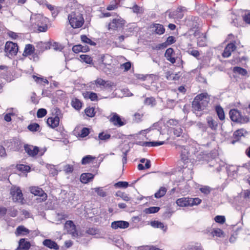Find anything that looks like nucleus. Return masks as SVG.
Wrapping results in <instances>:
<instances>
[{
	"label": "nucleus",
	"instance_id": "19",
	"mask_svg": "<svg viewBox=\"0 0 250 250\" xmlns=\"http://www.w3.org/2000/svg\"><path fill=\"white\" fill-rule=\"evenodd\" d=\"M60 123V119L58 117H50L47 120V125L52 128H55L57 127Z\"/></svg>",
	"mask_w": 250,
	"mask_h": 250
},
{
	"label": "nucleus",
	"instance_id": "20",
	"mask_svg": "<svg viewBox=\"0 0 250 250\" xmlns=\"http://www.w3.org/2000/svg\"><path fill=\"white\" fill-rule=\"evenodd\" d=\"M43 245L49 249H53L55 250H57L59 249V247L57 244L50 239L44 240L43 241Z\"/></svg>",
	"mask_w": 250,
	"mask_h": 250
},
{
	"label": "nucleus",
	"instance_id": "51",
	"mask_svg": "<svg viewBox=\"0 0 250 250\" xmlns=\"http://www.w3.org/2000/svg\"><path fill=\"white\" fill-rule=\"evenodd\" d=\"M47 111L44 108L39 109L37 113V116L38 118H42L46 115Z\"/></svg>",
	"mask_w": 250,
	"mask_h": 250
},
{
	"label": "nucleus",
	"instance_id": "22",
	"mask_svg": "<svg viewBox=\"0 0 250 250\" xmlns=\"http://www.w3.org/2000/svg\"><path fill=\"white\" fill-rule=\"evenodd\" d=\"M176 203L180 207L190 206L189 198L183 197L179 198L176 200Z\"/></svg>",
	"mask_w": 250,
	"mask_h": 250
},
{
	"label": "nucleus",
	"instance_id": "50",
	"mask_svg": "<svg viewBox=\"0 0 250 250\" xmlns=\"http://www.w3.org/2000/svg\"><path fill=\"white\" fill-rule=\"evenodd\" d=\"M86 96L92 101L97 100L98 98L97 94L92 92H87Z\"/></svg>",
	"mask_w": 250,
	"mask_h": 250
},
{
	"label": "nucleus",
	"instance_id": "47",
	"mask_svg": "<svg viewBox=\"0 0 250 250\" xmlns=\"http://www.w3.org/2000/svg\"><path fill=\"white\" fill-rule=\"evenodd\" d=\"M117 196L121 197L123 200L125 201H128L130 200V198L128 195L124 192H118L116 193Z\"/></svg>",
	"mask_w": 250,
	"mask_h": 250
},
{
	"label": "nucleus",
	"instance_id": "33",
	"mask_svg": "<svg viewBox=\"0 0 250 250\" xmlns=\"http://www.w3.org/2000/svg\"><path fill=\"white\" fill-rule=\"evenodd\" d=\"M167 191V189L166 188L162 187L160 188L159 190L155 193L154 196L156 198H160L165 195Z\"/></svg>",
	"mask_w": 250,
	"mask_h": 250
},
{
	"label": "nucleus",
	"instance_id": "48",
	"mask_svg": "<svg viewBox=\"0 0 250 250\" xmlns=\"http://www.w3.org/2000/svg\"><path fill=\"white\" fill-rule=\"evenodd\" d=\"M17 169L21 171L28 172L30 169V167L28 166L24 165H19L17 166Z\"/></svg>",
	"mask_w": 250,
	"mask_h": 250
},
{
	"label": "nucleus",
	"instance_id": "24",
	"mask_svg": "<svg viewBox=\"0 0 250 250\" xmlns=\"http://www.w3.org/2000/svg\"><path fill=\"white\" fill-rule=\"evenodd\" d=\"M153 30L158 35L163 34L165 32V29L163 25L155 23L153 25Z\"/></svg>",
	"mask_w": 250,
	"mask_h": 250
},
{
	"label": "nucleus",
	"instance_id": "11",
	"mask_svg": "<svg viewBox=\"0 0 250 250\" xmlns=\"http://www.w3.org/2000/svg\"><path fill=\"white\" fill-rule=\"evenodd\" d=\"M30 192L35 196H39L41 197V201H45L47 199V195L44 191L40 188L38 187H32L30 188Z\"/></svg>",
	"mask_w": 250,
	"mask_h": 250
},
{
	"label": "nucleus",
	"instance_id": "6",
	"mask_svg": "<svg viewBox=\"0 0 250 250\" xmlns=\"http://www.w3.org/2000/svg\"><path fill=\"white\" fill-rule=\"evenodd\" d=\"M229 115L230 119L234 122L246 124L250 121V118L246 115L243 116L239 110L235 109H231Z\"/></svg>",
	"mask_w": 250,
	"mask_h": 250
},
{
	"label": "nucleus",
	"instance_id": "54",
	"mask_svg": "<svg viewBox=\"0 0 250 250\" xmlns=\"http://www.w3.org/2000/svg\"><path fill=\"white\" fill-rule=\"evenodd\" d=\"M173 133H174V134L176 137H179L181 135H182V134L183 129L180 127L174 128L173 129Z\"/></svg>",
	"mask_w": 250,
	"mask_h": 250
},
{
	"label": "nucleus",
	"instance_id": "29",
	"mask_svg": "<svg viewBox=\"0 0 250 250\" xmlns=\"http://www.w3.org/2000/svg\"><path fill=\"white\" fill-rule=\"evenodd\" d=\"M107 66V65L104 64L103 62L99 60V62L95 67L98 70L103 71L105 73H108L109 71Z\"/></svg>",
	"mask_w": 250,
	"mask_h": 250
},
{
	"label": "nucleus",
	"instance_id": "60",
	"mask_svg": "<svg viewBox=\"0 0 250 250\" xmlns=\"http://www.w3.org/2000/svg\"><path fill=\"white\" fill-rule=\"evenodd\" d=\"M115 186L119 188H126L128 187V183L126 182H119L116 183Z\"/></svg>",
	"mask_w": 250,
	"mask_h": 250
},
{
	"label": "nucleus",
	"instance_id": "56",
	"mask_svg": "<svg viewBox=\"0 0 250 250\" xmlns=\"http://www.w3.org/2000/svg\"><path fill=\"white\" fill-rule=\"evenodd\" d=\"M216 222L223 224L225 222V217L224 216L217 215L214 218Z\"/></svg>",
	"mask_w": 250,
	"mask_h": 250
},
{
	"label": "nucleus",
	"instance_id": "46",
	"mask_svg": "<svg viewBox=\"0 0 250 250\" xmlns=\"http://www.w3.org/2000/svg\"><path fill=\"white\" fill-rule=\"evenodd\" d=\"M160 210V208L158 207H152L146 209V213H154L157 212Z\"/></svg>",
	"mask_w": 250,
	"mask_h": 250
},
{
	"label": "nucleus",
	"instance_id": "41",
	"mask_svg": "<svg viewBox=\"0 0 250 250\" xmlns=\"http://www.w3.org/2000/svg\"><path fill=\"white\" fill-rule=\"evenodd\" d=\"M72 106L77 110H79L82 107L81 102L77 99L72 100Z\"/></svg>",
	"mask_w": 250,
	"mask_h": 250
},
{
	"label": "nucleus",
	"instance_id": "64",
	"mask_svg": "<svg viewBox=\"0 0 250 250\" xmlns=\"http://www.w3.org/2000/svg\"><path fill=\"white\" fill-rule=\"evenodd\" d=\"M168 45H170L175 42V40L174 37L169 36L167 41H166Z\"/></svg>",
	"mask_w": 250,
	"mask_h": 250
},
{
	"label": "nucleus",
	"instance_id": "57",
	"mask_svg": "<svg viewBox=\"0 0 250 250\" xmlns=\"http://www.w3.org/2000/svg\"><path fill=\"white\" fill-rule=\"evenodd\" d=\"M200 190L203 193L208 194L210 192V188L208 186H203L200 188Z\"/></svg>",
	"mask_w": 250,
	"mask_h": 250
},
{
	"label": "nucleus",
	"instance_id": "14",
	"mask_svg": "<svg viewBox=\"0 0 250 250\" xmlns=\"http://www.w3.org/2000/svg\"><path fill=\"white\" fill-rule=\"evenodd\" d=\"M165 143V141L142 142L139 141L136 144L141 146H157L162 145Z\"/></svg>",
	"mask_w": 250,
	"mask_h": 250
},
{
	"label": "nucleus",
	"instance_id": "35",
	"mask_svg": "<svg viewBox=\"0 0 250 250\" xmlns=\"http://www.w3.org/2000/svg\"><path fill=\"white\" fill-rule=\"evenodd\" d=\"M233 72L242 76H246L247 74V71L240 67H234L233 69Z\"/></svg>",
	"mask_w": 250,
	"mask_h": 250
},
{
	"label": "nucleus",
	"instance_id": "28",
	"mask_svg": "<svg viewBox=\"0 0 250 250\" xmlns=\"http://www.w3.org/2000/svg\"><path fill=\"white\" fill-rule=\"evenodd\" d=\"M99 61L108 66H109L112 62L111 57L108 55L102 56Z\"/></svg>",
	"mask_w": 250,
	"mask_h": 250
},
{
	"label": "nucleus",
	"instance_id": "49",
	"mask_svg": "<svg viewBox=\"0 0 250 250\" xmlns=\"http://www.w3.org/2000/svg\"><path fill=\"white\" fill-rule=\"evenodd\" d=\"M98 138L101 140L106 141L110 138V135L104 132H101L99 134Z\"/></svg>",
	"mask_w": 250,
	"mask_h": 250
},
{
	"label": "nucleus",
	"instance_id": "63",
	"mask_svg": "<svg viewBox=\"0 0 250 250\" xmlns=\"http://www.w3.org/2000/svg\"><path fill=\"white\" fill-rule=\"evenodd\" d=\"M52 46L55 50L61 51L63 49L62 45L57 42H54L52 45Z\"/></svg>",
	"mask_w": 250,
	"mask_h": 250
},
{
	"label": "nucleus",
	"instance_id": "7",
	"mask_svg": "<svg viewBox=\"0 0 250 250\" xmlns=\"http://www.w3.org/2000/svg\"><path fill=\"white\" fill-rule=\"evenodd\" d=\"M10 194L14 202L22 203L23 200V194L19 187L12 186L10 188Z\"/></svg>",
	"mask_w": 250,
	"mask_h": 250
},
{
	"label": "nucleus",
	"instance_id": "1",
	"mask_svg": "<svg viewBox=\"0 0 250 250\" xmlns=\"http://www.w3.org/2000/svg\"><path fill=\"white\" fill-rule=\"evenodd\" d=\"M210 101V96L207 93H202L197 95L192 102L193 109L195 111H202L208 106Z\"/></svg>",
	"mask_w": 250,
	"mask_h": 250
},
{
	"label": "nucleus",
	"instance_id": "23",
	"mask_svg": "<svg viewBox=\"0 0 250 250\" xmlns=\"http://www.w3.org/2000/svg\"><path fill=\"white\" fill-rule=\"evenodd\" d=\"M94 175L90 173H83L80 177V180L83 183H87L93 179Z\"/></svg>",
	"mask_w": 250,
	"mask_h": 250
},
{
	"label": "nucleus",
	"instance_id": "34",
	"mask_svg": "<svg viewBox=\"0 0 250 250\" xmlns=\"http://www.w3.org/2000/svg\"><path fill=\"white\" fill-rule=\"evenodd\" d=\"M207 121L209 127L212 130H216L217 127V122L209 117L207 118Z\"/></svg>",
	"mask_w": 250,
	"mask_h": 250
},
{
	"label": "nucleus",
	"instance_id": "52",
	"mask_svg": "<svg viewBox=\"0 0 250 250\" xmlns=\"http://www.w3.org/2000/svg\"><path fill=\"white\" fill-rule=\"evenodd\" d=\"M93 190H94L101 197H104L106 196L105 192L104 191L102 188H93Z\"/></svg>",
	"mask_w": 250,
	"mask_h": 250
},
{
	"label": "nucleus",
	"instance_id": "61",
	"mask_svg": "<svg viewBox=\"0 0 250 250\" xmlns=\"http://www.w3.org/2000/svg\"><path fill=\"white\" fill-rule=\"evenodd\" d=\"M151 130H153V132H154V134H155V135H161V132L159 131V130H157V129H155L154 130L152 127H149L146 129H145V130H142L141 132H146V133H148L149 131H151Z\"/></svg>",
	"mask_w": 250,
	"mask_h": 250
},
{
	"label": "nucleus",
	"instance_id": "42",
	"mask_svg": "<svg viewBox=\"0 0 250 250\" xmlns=\"http://www.w3.org/2000/svg\"><path fill=\"white\" fill-rule=\"evenodd\" d=\"M84 111L85 114L89 117H93L95 115V109L93 107H87Z\"/></svg>",
	"mask_w": 250,
	"mask_h": 250
},
{
	"label": "nucleus",
	"instance_id": "2",
	"mask_svg": "<svg viewBox=\"0 0 250 250\" xmlns=\"http://www.w3.org/2000/svg\"><path fill=\"white\" fill-rule=\"evenodd\" d=\"M48 19L42 15L38 14L31 18V22L34 30L38 32H45L47 29Z\"/></svg>",
	"mask_w": 250,
	"mask_h": 250
},
{
	"label": "nucleus",
	"instance_id": "12",
	"mask_svg": "<svg viewBox=\"0 0 250 250\" xmlns=\"http://www.w3.org/2000/svg\"><path fill=\"white\" fill-rule=\"evenodd\" d=\"M129 226V223L125 221H116L111 223V227L114 229H125L127 228Z\"/></svg>",
	"mask_w": 250,
	"mask_h": 250
},
{
	"label": "nucleus",
	"instance_id": "55",
	"mask_svg": "<svg viewBox=\"0 0 250 250\" xmlns=\"http://www.w3.org/2000/svg\"><path fill=\"white\" fill-rule=\"evenodd\" d=\"M167 106L169 108L172 109L176 104V103L174 100L168 99L167 102Z\"/></svg>",
	"mask_w": 250,
	"mask_h": 250
},
{
	"label": "nucleus",
	"instance_id": "26",
	"mask_svg": "<svg viewBox=\"0 0 250 250\" xmlns=\"http://www.w3.org/2000/svg\"><path fill=\"white\" fill-rule=\"evenodd\" d=\"M89 50V48L87 46H83L82 45H74L72 48V50L76 53L80 52H86Z\"/></svg>",
	"mask_w": 250,
	"mask_h": 250
},
{
	"label": "nucleus",
	"instance_id": "62",
	"mask_svg": "<svg viewBox=\"0 0 250 250\" xmlns=\"http://www.w3.org/2000/svg\"><path fill=\"white\" fill-rule=\"evenodd\" d=\"M131 67V63L127 62L121 65V68L124 69L125 71H128Z\"/></svg>",
	"mask_w": 250,
	"mask_h": 250
},
{
	"label": "nucleus",
	"instance_id": "13",
	"mask_svg": "<svg viewBox=\"0 0 250 250\" xmlns=\"http://www.w3.org/2000/svg\"><path fill=\"white\" fill-rule=\"evenodd\" d=\"M25 152L31 157H35L39 151V148L32 145H25L24 146Z\"/></svg>",
	"mask_w": 250,
	"mask_h": 250
},
{
	"label": "nucleus",
	"instance_id": "45",
	"mask_svg": "<svg viewBox=\"0 0 250 250\" xmlns=\"http://www.w3.org/2000/svg\"><path fill=\"white\" fill-rule=\"evenodd\" d=\"M189 202H190V207H192L195 205H198L200 204L201 202V200L199 198H189Z\"/></svg>",
	"mask_w": 250,
	"mask_h": 250
},
{
	"label": "nucleus",
	"instance_id": "31",
	"mask_svg": "<svg viewBox=\"0 0 250 250\" xmlns=\"http://www.w3.org/2000/svg\"><path fill=\"white\" fill-rule=\"evenodd\" d=\"M151 225L155 228H160L163 229L164 231H166L167 227H165L164 224L161 222L158 221H153L151 222Z\"/></svg>",
	"mask_w": 250,
	"mask_h": 250
},
{
	"label": "nucleus",
	"instance_id": "43",
	"mask_svg": "<svg viewBox=\"0 0 250 250\" xmlns=\"http://www.w3.org/2000/svg\"><path fill=\"white\" fill-rule=\"evenodd\" d=\"M212 235L213 236H216L219 237H224V232L220 229H213L212 232Z\"/></svg>",
	"mask_w": 250,
	"mask_h": 250
},
{
	"label": "nucleus",
	"instance_id": "32",
	"mask_svg": "<svg viewBox=\"0 0 250 250\" xmlns=\"http://www.w3.org/2000/svg\"><path fill=\"white\" fill-rule=\"evenodd\" d=\"M185 10V7H178L176 11H175L173 15L175 16V18L177 19H181L183 18L184 14L183 12Z\"/></svg>",
	"mask_w": 250,
	"mask_h": 250
},
{
	"label": "nucleus",
	"instance_id": "39",
	"mask_svg": "<svg viewBox=\"0 0 250 250\" xmlns=\"http://www.w3.org/2000/svg\"><path fill=\"white\" fill-rule=\"evenodd\" d=\"M82 41L85 43L94 46L96 45V43L93 42L91 39H89L85 35H82L81 37Z\"/></svg>",
	"mask_w": 250,
	"mask_h": 250
},
{
	"label": "nucleus",
	"instance_id": "18",
	"mask_svg": "<svg viewBox=\"0 0 250 250\" xmlns=\"http://www.w3.org/2000/svg\"><path fill=\"white\" fill-rule=\"evenodd\" d=\"M112 117L110 119V121L114 125L121 126L124 125L123 122L122 121L120 117L116 113L111 114Z\"/></svg>",
	"mask_w": 250,
	"mask_h": 250
},
{
	"label": "nucleus",
	"instance_id": "16",
	"mask_svg": "<svg viewBox=\"0 0 250 250\" xmlns=\"http://www.w3.org/2000/svg\"><path fill=\"white\" fill-rule=\"evenodd\" d=\"M30 247V242L26 241L24 238H22L20 240L19 246L16 250H28Z\"/></svg>",
	"mask_w": 250,
	"mask_h": 250
},
{
	"label": "nucleus",
	"instance_id": "27",
	"mask_svg": "<svg viewBox=\"0 0 250 250\" xmlns=\"http://www.w3.org/2000/svg\"><path fill=\"white\" fill-rule=\"evenodd\" d=\"M35 50L34 46L32 44H28L26 45L23 54L25 56H28L32 54Z\"/></svg>",
	"mask_w": 250,
	"mask_h": 250
},
{
	"label": "nucleus",
	"instance_id": "4",
	"mask_svg": "<svg viewBox=\"0 0 250 250\" xmlns=\"http://www.w3.org/2000/svg\"><path fill=\"white\" fill-rule=\"evenodd\" d=\"M176 147L180 150L181 160L185 164L188 163L189 158L192 154H194L196 151L195 148L190 145L182 146L180 145H176Z\"/></svg>",
	"mask_w": 250,
	"mask_h": 250
},
{
	"label": "nucleus",
	"instance_id": "40",
	"mask_svg": "<svg viewBox=\"0 0 250 250\" xmlns=\"http://www.w3.org/2000/svg\"><path fill=\"white\" fill-rule=\"evenodd\" d=\"M144 104L147 105L153 106L156 105V101L153 97L146 98L144 101Z\"/></svg>",
	"mask_w": 250,
	"mask_h": 250
},
{
	"label": "nucleus",
	"instance_id": "53",
	"mask_svg": "<svg viewBox=\"0 0 250 250\" xmlns=\"http://www.w3.org/2000/svg\"><path fill=\"white\" fill-rule=\"evenodd\" d=\"M63 170L66 173H71L73 171V166L70 165H66L63 167Z\"/></svg>",
	"mask_w": 250,
	"mask_h": 250
},
{
	"label": "nucleus",
	"instance_id": "59",
	"mask_svg": "<svg viewBox=\"0 0 250 250\" xmlns=\"http://www.w3.org/2000/svg\"><path fill=\"white\" fill-rule=\"evenodd\" d=\"M89 131L88 128L84 127L82 129L81 131L80 136L81 137H85L86 136H87L89 134Z\"/></svg>",
	"mask_w": 250,
	"mask_h": 250
},
{
	"label": "nucleus",
	"instance_id": "30",
	"mask_svg": "<svg viewBox=\"0 0 250 250\" xmlns=\"http://www.w3.org/2000/svg\"><path fill=\"white\" fill-rule=\"evenodd\" d=\"M96 159L95 157H94L91 155H86L83 157L82 160V165H86L92 163L95 159Z\"/></svg>",
	"mask_w": 250,
	"mask_h": 250
},
{
	"label": "nucleus",
	"instance_id": "8",
	"mask_svg": "<svg viewBox=\"0 0 250 250\" xmlns=\"http://www.w3.org/2000/svg\"><path fill=\"white\" fill-rule=\"evenodd\" d=\"M18 51V46L16 43L11 42H7L5 46V52L6 55L10 57L17 54Z\"/></svg>",
	"mask_w": 250,
	"mask_h": 250
},
{
	"label": "nucleus",
	"instance_id": "25",
	"mask_svg": "<svg viewBox=\"0 0 250 250\" xmlns=\"http://www.w3.org/2000/svg\"><path fill=\"white\" fill-rule=\"evenodd\" d=\"M36 47L39 52H43L44 50L50 49V44L49 42H41L37 43Z\"/></svg>",
	"mask_w": 250,
	"mask_h": 250
},
{
	"label": "nucleus",
	"instance_id": "58",
	"mask_svg": "<svg viewBox=\"0 0 250 250\" xmlns=\"http://www.w3.org/2000/svg\"><path fill=\"white\" fill-rule=\"evenodd\" d=\"M53 112L55 115V117H58V118L59 119L60 118H62V113L61 110L58 107H55L54 109Z\"/></svg>",
	"mask_w": 250,
	"mask_h": 250
},
{
	"label": "nucleus",
	"instance_id": "37",
	"mask_svg": "<svg viewBox=\"0 0 250 250\" xmlns=\"http://www.w3.org/2000/svg\"><path fill=\"white\" fill-rule=\"evenodd\" d=\"M206 37L203 34H202L200 37L197 38V43L198 45L204 46L206 45Z\"/></svg>",
	"mask_w": 250,
	"mask_h": 250
},
{
	"label": "nucleus",
	"instance_id": "38",
	"mask_svg": "<svg viewBox=\"0 0 250 250\" xmlns=\"http://www.w3.org/2000/svg\"><path fill=\"white\" fill-rule=\"evenodd\" d=\"M80 58L81 60L88 64H91L92 62V59L90 56L85 54L81 55Z\"/></svg>",
	"mask_w": 250,
	"mask_h": 250
},
{
	"label": "nucleus",
	"instance_id": "15",
	"mask_svg": "<svg viewBox=\"0 0 250 250\" xmlns=\"http://www.w3.org/2000/svg\"><path fill=\"white\" fill-rule=\"evenodd\" d=\"M236 49L235 45L233 43H229L225 47L222 56L224 58L229 57L231 54V52Z\"/></svg>",
	"mask_w": 250,
	"mask_h": 250
},
{
	"label": "nucleus",
	"instance_id": "5",
	"mask_svg": "<svg viewBox=\"0 0 250 250\" xmlns=\"http://www.w3.org/2000/svg\"><path fill=\"white\" fill-rule=\"evenodd\" d=\"M89 86L91 89L97 90V88L101 89L112 88L115 86V84L110 81H105L101 78H97L96 80L91 82L89 83Z\"/></svg>",
	"mask_w": 250,
	"mask_h": 250
},
{
	"label": "nucleus",
	"instance_id": "44",
	"mask_svg": "<svg viewBox=\"0 0 250 250\" xmlns=\"http://www.w3.org/2000/svg\"><path fill=\"white\" fill-rule=\"evenodd\" d=\"M28 129L31 131H37L40 129V125L37 123H33L28 126Z\"/></svg>",
	"mask_w": 250,
	"mask_h": 250
},
{
	"label": "nucleus",
	"instance_id": "3",
	"mask_svg": "<svg viewBox=\"0 0 250 250\" xmlns=\"http://www.w3.org/2000/svg\"><path fill=\"white\" fill-rule=\"evenodd\" d=\"M69 22L74 28L82 26L84 23V19L82 14L78 11L72 12L68 16Z\"/></svg>",
	"mask_w": 250,
	"mask_h": 250
},
{
	"label": "nucleus",
	"instance_id": "10",
	"mask_svg": "<svg viewBox=\"0 0 250 250\" xmlns=\"http://www.w3.org/2000/svg\"><path fill=\"white\" fill-rule=\"evenodd\" d=\"M64 228L72 237L76 238L78 236L76 226L72 221H67L65 224Z\"/></svg>",
	"mask_w": 250,
	"mask_h": 250
},
{
	"label": "nucleus",
	"instance_id": "17",
	"mask_svg": "<svg viewBox=\"0 0 250 250\" xmlns=\"http://www.w3.org/2000/svg\"><path fill=\"white\" fill-rule=\"evenodd\" d=\"M30 233V230L23 226L18 227L15 232L17 236L27 235Z\"/></svg>",
	"mask_w": 250,
	"mask_h": 250
},
{
	"label": "nucleus",
	"instance_id": "9",
	"mask_svg": "<svg viewBox=\"0 0 250 250\" xmlns=\"http://www.w3.org/2000/svg\"><path fill=\"white\" fill-rule=\"evenodd\" d=\"M125 23V21L120 17L114 19L108 24V29L112 30L118 29V28H122Z\"/></svg>",
	"mask_w": 250,
	"mask_h": 250
},
{
	"label": "nucleus",
	"instance_id": "21",
	"mask_svg": "<svg viewBox=\"0 0 250 250\" xmlns=\"http://www.w3.org/2000/svg\"><path fill=\"white\" fill-rule=\"evenodd\" d=\"M173 54L174 50L172 48L167 49L165 54V57L167 59L173 64L176 62L175 58L172 57Z\"/></svg>",
	"mask_w": 250,
	"mask_h": 250
},
{
	"label": "nucleus",
	"instance_id": "36",
	"mask_svg": "<svg viewBox=\"0 0 250 250\" xmlns=\"http://www.w3.org/2000/svg\"><path fill=\"white\" fill-rule=\"evenodd\" d=\"M216 111L220 120H223L225 119V114L223 109L220 106L216 107Z\"/></svg>",
	"mask_w": 250,
	"mask_h": 250
}]
</instances>
